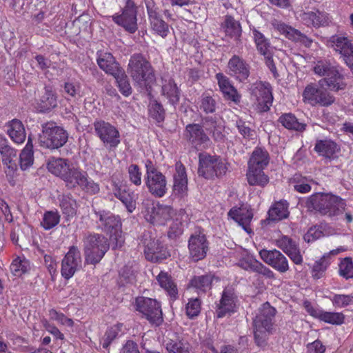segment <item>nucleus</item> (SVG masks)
Instances as JSON below:
<instances>
[{"label": "nucleus", "instance_id": "nucleus-1", "mask_svg": "<svg viewBox=\"0 0 353 353\" xmlns=\"http://www.w3.org/2000/svg\"><path fill=\"white\" fill-rule=\"evenodd\" d=\"M305 206L310 211L315 210L321 215L339 220V216L345 212L346 203L339 196L319 192L307 197Z\"/></svg>", "mask_w": 353, "mask_h": 353}, {"label": "nucleus", "instance_id": "nucleus-2", "mask_svg": "<svg viewBox=\"0 0 353 353\" xmlns=\"http://www.w3.org/2000/svg\"><path fill=\"white\" fill-rule=\"evenodd\" d=\"M276 313V309L266 302L259 308L253 319L254 341L261 348L267 346L269 336L275 331Z\"/></svg>", "mask_w": 353, "mask_h": 353}, {"label": "nucleus", "instance_id": "nucleus-3", "mask_svg": "<svg viewBox=\"0 0 353 353\" xmlns=\"http://www.w3.org/2000/svg\"><path fill=\"white\" fill-rule=\"evenodd\" d=\"M98 228L103 232L110 235V241L112 249L123 246L125 239L121 230V221L118 215L110 211L94 210Z\"/></svg>", "mask_w": 353, "mask_h": 353}, {"label": "nucleus", "instance_id": "nucleus-4", "mask_svg": "<svg viewBox=\"0 0 353 353\" xmlns=\"http://www.w3.org/2000/svg\"><path fill=\"white\" fill-rule=\"evenodd\" d=\"M85 263H99L110 248V242L101 234L88 233L83 239Z\"/></svg>", "mask_w": 353, "mask_h": 353}, {"label": "nucleus", "instance_id": "nucleus-5", "mask_svg": "<svg viewBox=\"0 0 353 353\" xmlns=\"http://www.w3.org/2000/svg\"><path fill=\"white\" fill-rule=\"evenodd\" d=\"M313 71L316 75L325 77L320 82H325L330 90L338 91L345 88L344 77L339 65L328 60L321 59L314 62Z\"/></svg>", "mask_w": 353, "mask_h": 353}, {"label": "nucleus", "instance_id": "nucleus-6", "mask_svg": "<svg viewBox=\"0 0 353 353\" xmlns=\"http://www.w3.org/2000/svg\"><path fill=\"white\" fill-rule=\"evenodd\" d=\"M128 72L133 81L141 87H147L154 78L150 63L141 54L131 56Z\"/></svg>", "mask_w": 353, "mask_h": 353}, {"label": "nucleus", "instance_id": "nucleus-7", "mask_svg": "<svg viewBox=\"0 0 353 353\" xmlns=\"http://www.w3.org/2000/svg\"><path fill=\"white\" fill-rule=\"evenodd\" d=\"M142 213L148 222L154 225H163L172 219L174 210L169 205L145 199L143 202Z\"/></svg>", "mask_w": 353, "mask_h": 353}, {"label": "nucleus", "instance_id": "nucleus-8", "mask_svg": "<svg viewBox=\"0 0 353 353\" xmlns=\"http://www.w3.org/2000/svg\"><path fill=\"white\" fill-rule=\"evenodd\" d=\"M199 159L198 173L199 176H202L206 179L220 177L224 175L228 170L225 161L219 157L211 156L206 153H200Z\"/></svg>", "mask_w": 353, "mask_h": 353}, {"label": "nucleus", "instance_id": "nucleus-9", "mask_svg": "<svg viewBox=\"0 0 353 353\" xmlns=\"http://www.w3.org/2000/svg\"><path fill=\"white\" fill-rule=\"evenodd\" d=\"M68 134L61 127L54 123L42 125V134L39 140L41 145L50 149H58L67 142Z\"/></svg>", "mask_w": 353, "mask_h": 353}, {"label": "nucleus", "instance_id": "nucleus-10", "mask_svg": "<svg viewBox=\"0 0 353 353\" xmlns=\"http://www.w3.org/2000/svg\"><path fill=\"white\" fill-rule=\"evenodd\" d=\"M145 185L149 192L156 197L163 196L167 191L165 176L157 170L150 160L145 162Z\"/></svg>", "mask_w": 353, "mask_h": 353}, {"label": "nucleus", "instance_id": "nucleus-11", "mask_svg": "<svg viewBox=\"0 0 353 353\" xmlns=\"http://www.w3.org/2000/svg\"><path fill=\"white\" fill-rule=\"evenodd\" d=\"M94 128L97 137L108 150L115 149L121 143L120 133L111 123L103 120L96 121Z\"/></svg>", "mask_w": 353, "mask_h": 353}, {"label": "nucleus", "instance_id": "nucleus-12", "mask_svg": "<svg viewBox=\"0 0 353 353\" xmlns=\"http://www.w3.org/2000/svg\"><path fill=\"white\" fill-rule=\"evenodd\" d=\"M136 310L143 314L150 323L158 326L163 321L161 305L157 300L139 296L135 301Z\"/></svg>", "mask_w": 353, "mask_h": 353}, {"label": "nucleus", "instance_id": "nucleus-13", "mask_svg": "<svg viewBox=\"0 0 353 353\" xmlns=\"http://www.w3.org/2000/svg\"><path fill=\"white\" fill-rule=\"evenodd\" d=\"M303 100L305 103L312 106H329L332 105L335 98L327 90L314 83L308 84L303 92Z\"/></svg>", "mask_w": 353, "mask_h": 353}, {"label": "nucleus", "instance_id": "nucleus-14", "mask_svg": "<svg viewBox=\"0 0 353 353\" xmlns=\"http://www.w3.org/2000/svg\"><path fill=\"white\" fill-rule=\"evenodd\" d=\"M330 46L340 55L347 65H353V39L346 33H338L329 39Z\"/></svg>", "mask_w": 353, "mask_h": 353}, {"label": "nucleus", "instance_id": "nucleus-15", "mask_svg": "<svg viewBox=\"0 0 353 353\" xmlns=\"http://www.w3.org/2000/svg\"><path fill=\"white\" fill-rule=\"evenodd\" d=\"M251 95L257 102V108L260 112H268L273 102L272 86L268 82L259 81L251 87Z\"/></svg>", "mask_w": 353, "mask_h": 353}, {"label": "nucleus", "instance_id": "nucleus-16", "mask_svg": "<svg viewBox=\"0 0 353 353\" xmlns=\"http://www.w3.org/2000/svg\"><path fill=\"white\" fill-rule=\"evenodd\" d=\"M82 259L79 249L72 245L70 247L61 262V273L65 279L73 276L74 273L81 268Z\"/></svg>", "mask_w": 353, "mask_h": 353}, {"label": "nucleus", "instance_id": "nucleus-17", "mask_svg": "<svg viewBox=\"0 0 353 353\" xmlns=\"http://www.w3.org/2000/svg\"><path fill=\"white\" fill-rule=\"evenodd\" d=\"M188 249L190 256L194 261L201 260L206 256L209 250V242L203 231L198 230L190 235Z\"/></svg>", "mask_w": 353, "mask_h": 353}, {"label": "nucleus", "instance_id": "nucleus-18", "mask_svg": "<svg viewBox=\"0 0 353 353\" xmlns=\"http://www.w3.org/2000/svg\"><path fill=\"white\" fill-rule=\"evenodd\" d=\"M227 73L239 82L244 83L250 74V65L243 57L234 54L228 62Z\"/></svg>", "mask_w": 353, "mask_h": 353}, {"label": "nucleus", "instance_id": "nucleus-19", "mask_svg": "<svg viewBox=\"0 0 353 353\" xmlns=\"http://www.w3.org/2000/svg\"><path fill=\"white\" fill-rule=\"evenodd\" d=\"M113 21L130 33H134L138 27L137 12L134 3L128 0L121 14L113 16Z\"/></svg>", "mask_w": 353, "mask_h": 353}, {"label": "nucleus", "instance_id": "nucleus-20", "mask_svg": "<svg viewBox=\"0 0 353 353\" xmlns=\"http://www.w3.org/2000/svg\"><path fill=\"white\" fill-rule=\"evenodd\" d=\"M0 154L3 163L6 166L5 172L7 176L13 178L18 168L17 150L9 145L7 139L3 137H0Z\"/></svg>", "mask_w": 353, "mask_h": 353}, {"label": "nucleus", "instance_id": "nucleus-21", "mask_svg": "<svg viewBox=\"0 0 353 353\" xmlns=\"http://www.w3.org/2000/svg\"><path fill=\"white\" fill-rule=\"evenodd\" d=\"M261 259L280 273H285L289 270L287 258L279 250H261L259 252Z\"/></svg>", "mask_w": 353, "mask_h": 353}, {"label": "nucleus", "instance_id": "nucleus-22", "mask_svg": "<svg viewBox=\"0 0 353 353\" xmlns=\"http://www.w3.org/2000/svg\"><path fill=\"white\" fill-rule=\"evenodd\" d=\"M185 137L197 150L208 148L211 144L210 139L199 124L187 125Z\"/></svg>", "mask_w": 353, "mask_h": 353}, {"label": "nucleus", "instance_id": "nucleus-23", "mask_svg": "<svg viewBox=\"0 0 353 353\" xmlns=\"http://www.w3.org/2000/svg\"><path fill=\"white\" fill-rule=\"evenodd\" d=\"M274 28L287 39L299 43L306 48H310L313 40L292 26L282 22H276L274 24Z\"/></svg>", "mask_w": 353, "mask_h": 353}, {"label": "nucleus", "instance_id": "nucleus-24", "mask_svg": "<svg viewBox=\"0 0 353 353\" xmlns=\"http://www.w3.org/2000/svg\"><path fill=\"white\" fill-rule=\"evenodd\" d=\"M237 298L233 290L225 288L216 310L218 318H223L236 312Z\"/></svg>", "mask_w": 353, "mask_h": 353}, {"label": "nucleus", "instance_id": "nucleus-25", "mask_svg": "<svg viewBox=\"0 0 353 353\" xmlns=\"http://www.w3.org/2000/svg\"><path fill=\"white\" fill-rule=\"evenodd\" d=\"M144 254L148 261L157 263L167 259L170 254L158 239L145 242Z\"/></svg>", "mask_w": 353, "mask_h": 353}, {"label": "nucleus", "instance_id": "nucleus-26", "mask_svg": "<svg viewBox=\"0 0 353 353\" xmlns=\"http://www.w3.org/2000/svg\"><path fill=\"white\" fill-rule=\"evenodd\" d=\"M228 215L241 226L246 232L248 234L252 232L250 223L253 218V213L251 210L244 206L234 207L230 210Z\"/></svg>", "mask_w": 353, "mask_h": 353}, {"label": "nucleus", "instance_id": "nucleus-27", "mask_svg": "<svg viewBox=\"0 0 353 353\" xmlns=\"http://www.w3.org/2000/svg\"><path fill=\"white\" fill-rule=\"evenodd\" d=\"M215 77L217 80L219 89L224 97L235 103H239L241 101V95L233 86L230 79L221 72L216 74Z\"/></svg>", "mask_w": 353, "mask_h": 353}, {"label": "nucleus", "instance_id": "nucleus-28", "mask_svg": "<svg viewBox=\"0 0 353 353\" xmlns=\"http://www.w3.org/2000/svg\"><path fill=\"white\" fill-rule=\"evenodd\" d=\"M314 150L320 157L331 161L336 157V154L340 151V147L330 139L317 140Z\"/></svg>", "mask_w": 353, "mask_h": 353}, {"label": "nucleus", "instance_id": "nucleus-29", "mask_svg": "<svg viewBox=\"0 0 353 353\" xmlns=\"http://www.w3.org/2000/svg\"><path fill=\"white\" fill-rule=\"evenodd\" d=\"M152 1H146L147 10L151 27L158 34L164 37L168 32V26L161 19L157 9L152 6Z\"/></svg>", "mask_w": 353, "mask_h": 353}, {"label": "nucleus", "instance_id": "nucleus-30", "mask_svg": "<svg viewBox=\"0 0 353 353\" xmlns=\"http://www.w3.org/2000/svg\"><path fill=\"white\" fill-rule=\"evenodd\" d=\"M214 280L218 281L219 279L210 272L203 275L194 276L190 279L189 285L195 289L199 294H205L212 289Z\"/></svg>", "mask_w": 353, "mask_h": 353}, {"label": "nucleus", "instance_id": "nucleus-31", "mask_svg": "<svg viewBox=\"0 0 353 353\" xmlns=\"http://www.w3.org/2000/svg\"><path fill=\"white\" fill-rule=\"evenodd\" d=\"M5 128L7 134L13 142L21 144L25 141L26 133L24 125L20 120L13 119L6 123Z\"/></svg>", "mask_w": 353, "mask_h": 353}, {"label": "nucleus", "instance_id": "nucleus-32", "mask_svg": "<svg viewBox=\"0 0 353 353\" xmlns=\"http://www.w3.org/2000/svg\"><path fill=\"white\" fill-rule=\"evenodd\" d=\"M57 106V97L52 88L46 86L44 92L39 97L37 102V109L41 112H46L51 110Z\"/></svg>", "mask_w": 353, "mask_h": 353}, {"label": "nucleus", "instance_id": "nucleus-33", "mask_svg": "<svg viewBox=\"0 0 353 353\" xmlns=\"http://www.w3.org/2000/svg\"><path fill=\"white\" fill-rule=\"evenodd\" d=\"M97 62L101 70L112 76L117 74L122 68L110 52H98Z\"/></svg>", "mask_w": 353, "mask_h": 353}, {"label": "nucleus", "instance_id": "nucleus-34", "mask_svg": "<svg viewBox=\"0 0 353 353\" xmlns=\"http://www.w3.org/2000/svg\"><path fill=\"white\" fill-rule=\"evenodd\" d=\"M299 18L307 26L320 27L327 22L326 14L318 10L303 12L299 14Z\"/></svg>", "mask_w": 353, "mask_h": 353}, {"label": "nucleus", "instance_id": "nucleus-35", "mask_svg": "<svg viewBox=\"0 0 353 353\" xmlns=\"http://www.w3.org/2000/svg\"><path fill=\"white\" fill-rule=\"evenodd\" d=\"M60 207L66 221H70L77 214V203L70 194H63L60 199Z\"/></svg>", "mask_w": 353, "mask_h": 353}, {"label": "nucleus", "instance_id": "nucleus-36", "mask_svg": "<svg viewBox=\"0 0 353 353\" xmlns=\"http://www.w3.org/2000/svg\"><path fill=\"white\" fill-rule=\"evenodd\" d=\"M85 176L87 172L77 168L71 166L63 181L68 188H74L77 186L81 188L85 182Z\"/></svg>", "mask_w": 353, "mask_h": 353}, {"label": "nucleus", "instance_id": "nucleus-37", "mask_svg": "<svg viewBox=\"0 0 353 353\" xmlns=\"http://www.w3.org/2000/svg\"><path fill=\"white\" fill-rule=\"evenodd\" d=\"M71 165L66 159L62 158H50L48 160L47 168L49 172L60 177L62 180L67 174Z\"/></svg>", "mask_w": 353, "mask_h": 353}, {"label": "nucleus", "instance_id": "nucleus-38", "mask_svg": "<svg viewBox=\"0 0 353 353\" xmlns=\"http://www.w3.org/2000/svg\"><path fill=\"white\" fill-rule=\"evenodd\" d=\"M269 154L266 150L256 148L248 161V168L265 169L269 163Z\"/></svg>", "mask_w": 353, "mask_h": 353}, {"label": "nucleus", "instance_id": "nucleus-39", "mask_svg": "<svg viewBox=\"0 0 353 353\" xmlns=\"http://www.w3.org/2000/svg\"><path fill=\"white\" fill-rule=\"evenodd\" d=\"M289 203L286 200L276 202L268 211V219L270 221H280L288 217Z\"/></svg>", "mask_w": 353, "mask_h": 353}, {"label": "nucleus", "instance_id": "nucleus-40", "mask_svg": "<svg viewBox=\"0 0 353 353\" xmlns=\"http://www.w3.org/2000/svg\"><path fill=\"white\" fill-rule=\"evenodd\" d=\"M278 121L282 126L290 130L303 132L306 127L305 123L300 122L295 115L290 112L282 114Z\"/></svg>", "mask_w": 353, "mask_h": 353}, {"label": "nucleus", "instance_id": "nucleus-41", "mask_svg": "<svg viewBox=\"0 0 353 353\" xmlns=\"http://www.w3.org/2000/svg\"><path fill=\"white\" fill-rule=\"evenodd\" d=\"M114 196L126 207L129 212H132L136 208V201L132 192L117 185L113 189Z\"/></svg>", "mask_w": 353, "mask_h": 353}, {"label": "nucleus", "instance_id": "nucleus-42", "mask_svg": "<svg viewBox=\"0 0 353 353\" xmlns=\"http://www.w3.org/2000/svg\"><path fill=\"white\" fill-rule=\"evenodd\" d=\"M252 33L256 50L261 55H267L272 51L270 40L262 32L254 28L252 29Z\"/></svg>", "mask_w": 353, "mask_h": 353}, {"label": "nucleus", "instance_id": "nucleus-43", "mask_svg": "<svg viewBox=\"0 0 353 353\" xmlns=\"http://www.w3.org/2000/svg\"><path fill=\"white\" fill-rule=\"evenodd\" d=\"M264 169L248 168L246 174L248 182L250 185L264 187L269 182V177L265 174Z\"/></svg>", "mask_w": 353, "mask_h": 353}, {"label": "nucleus", "instance_id": "nucleus-44", "mask_svg": "<svg viewBox=\"0 0 353 353\" xmlns=\"http://www.w3.org/2000/svg\"><path fill=\"white\" fill-rule=\"evenodd\" d=\"M222 28H223L226 35L231 38L238 39L241 35L242 30L240 23L230 15H226L225 17Z\"/></svg>", "mask_w": 353, "mask_h": 353}, {"label": "nucleus", "instance_id": "nucleus-45", "mask_svg": "<svg viewBox=\"0 0 353 353\" xmlns=\"http://www.w3.org/2000/svg\"><path fill=\"white\" fill-rule=\"evenodd\" d=\"M312 180L303 176L301 174H296L291 179L294 190L301 194H306L311 191L310 182Z\"/></svg>", "mask_w": 353, "mask_h": 353}, {"label": "nucleus", "instance_id": "nucleus-46", "mask_svg": "<svg viewBox=\"0 0 353 353\" xmlns=\"http://www.w3.org/2000/svg\"><path fill=\"white\" fill-rule=\"evenodd\" d=\"M113 77L121 94L125 97L130 96L132 94V88L124 70L121 68Z\"/></svg>", "mask_w": 353, "mask_h": 353}, {"label": "nucleus", "instance_id": "nucleus-47", "mask_svg": "<svg viewBox=\"0 0 353 353\" xmlns=\"http://www.w3.org/2000/svg\"><path fill=\"white\" fill-rule=\"evenodd\" d=\"M157 280L161 288H164L174 302L176 299V285L171 278L165 273H161L157 277Z\"/></svg>", "mask_w": 353, "mask_h": 353}, {"label": "nucleus", "instance_id": "nucleus-48", "mask_svg": "<svg viewBox=\"0 0 353 353\" xmlns=\"http://www.w3.org/2000/svg\"><path fill=\"white\" fill-rule=\"evenodd\" d=\"M178 199L185 200L188 196V178L185 168L182 164H178Z\"/></svg>", "mask_w": 353, "mask_h": 353}, {"label": "nucleus", "instance_id": "nucleus-49", "mask_svg": "<svg viewBox=\"0 0 353 353\" xmlns=\"http://www.w3.org/2000/svg\"><path fill=\"white\" fill-rule=\"evenodd\" d=\"M33 160L32 145L30 144V139L28 138V143L19 157L21 169L23 170L28 169L32 165Z\"/></svg>", "mask_w": 353, "mask_h": 353}, {"label": "nucleus", "instance_id": "nucleus-50", "mask_svg": "<svg viewBox=\"0 0 353 353\" xmlns=\"http://www.w3.org/2000/svg\"><path fill=\"white\" fill-rule=\"evenodd\" d=\"M334 307L343 308L353 304V294H343L333 293L327 296Z\"/></svg>", "mask_w": 353, "mask_h": 353}, {"label": "nucleus", "instance_id": "nucleus-51", "mask_svg": "<svg viewBox=\"0 0 353 353\" xmlns=\"http://www.w3.org/2000/svg\"><path fill=\"white\" fill-rule=\"evenodd\" d=\"M339 275L345 280L353 279V261L352 258L345 257L339 264Z\"/></svg>", "mask_w": 353, "mask_h": 353}, {"label": "nucleus", "instance_id": "nucleus-52", "mask_svg": "<svg viewBox=\"0 0 353 353\" xmlns=\"http://www.w3.org/2000/svg\"><path fill=\"white\" fill-rule=\"evenodd\" d=\"M216 101L209 94L204 93L201 95L199 102V108L201 111L206 113H213L216 111Z\"/></svg>", "mask_w": 353, "mask_h": 353}, {"label": "nucleus", "instance_id": "nucleus-53", "mask_svg": "<svg viewBox=\"0 0 353 353\" xmlns=\"http://www.w3.org/2000/svg\"><path fill=\"white\" fill-rule=\"evenodd\" d=\"M320 321L332 325H340L344 323L345 315L342 312L323 310Z\"/></svg>", "mask_w": 353, "mask_h": 353}, {"label": "nucleus", "instance_id": "nucleus-54", "mask_svg": "<svg viewBox=\"0 0 353 353\" xmlns=\"http://www.w3.org/2000/svg\"><path fill=\"white\" fill-rule=\"evenodd\" d=\"M59 221L60 215L58 212L48 211L44 213L41 225L45 230H48L58 225Z\"/></svg>", "mask_w": 353, "mask_h": 353}, {"label": "nucleus", "instance_id": "nucleus-55", "mask_svg": "<svg viewBox=\"0 0 353 353\" xmlns=\"http://www.w3.org/2000/svg\"><path fill=\"white\" fill-rule=\"evenodd\" d=\"M29 268V261L25 259H21L20 257H17L13 260L10 265L11 272L15 276H21L23 274L28 272Z\"/></svg>", "mask_w": 353, "mask_h": 353}, {"label": "nucleus", "instance_id": "nucleus-56", "mask_svg": "<svg viewBox=\"0 0 353 353\" xmlns=\"http://www.w3.org/2000/svg\"><path fill=\"white\" fill-rule=\"evenodd\" d=\"M121 324H118L110 327L106 330L103 339L101 341V344L103 348L107 349L109 347L112 341L118 336L119 333L121 332Z\"/></svg>", "mask_w": 353, "mask_h": 353}, {"label": "nucleus", "instance_id": "nucleus-57", "mask_svg": "<svg viewBox=\"0 0 353 353\" xmlns=\"http://www.w3.org/2000/svg\"><path fill=\"white\" fill-rule=\"evenodd\" d=\"M201 302L199 298L190 299L185 305V313L190 319L197 316L201 312Z\"/></svg>", "mask_w": 353, "mask_h": 353}, {"label": "nucleus", "instance_id": "nucleus-58", "mask_svg": "<svg viewBox=\"0 0 353 353\" xmlns=\"http://www.w3.org/2000/svg\"><path fill=\"white\" fill-rule=\"evenodd\" d=\"M163 94L166 96L170 103L174 104L176 101V85L174 79H170L162 86Z\"/></svg>", "mask_w": 353, "mask_h": 353}, {"label": "nucleus", "instance_id": "nucleus-59", "mask_svg": "<svg viewBox=\"0 0 353 353\" xmlns=\"http://www.w3.org/2000/svg\"><path fill=\"white\" fill-rule=\"evenodd\" d=\"M236 126L239 132L245 140H254L255 138L256 132L254 130L251 129L249 125L242 119H238L236 122Z\"/></svg>", "mask_w": 353, "mask_h": 353}, {"label": "nucleus", "instance_id": "nucleus-60", "mask_svg": "<svg viewBox=\"0 0 353 353\" xmlns=\"http://www.w3.org/2000/svg\"><path fill=\"white\" fill-rule=\"evenodd\" d=\"M329 264L330 263L325 260L324 257L316 261L312 270V277L314 279H319L322 278L324 276L325 272L329 266Z\"/></svg>", "mask_w": 353, "mask_h": 353}, {"label": "nucleus", "instance_id": "nucleus-61", "mask_svg": "<svg viewBox=\"0 0 353 353\" xmlns=\"http://www.w3.org/2000/svg\"><path fill=\"white\" fill-rule=\"evenodd\" d=\"M130 181L135 185H140L141 184L142 173L139 167L136 164H131L128 168Z\"/></svg>", "mask_w": 353, "mask_h": 353}, {"label": "nucleus", "instance_id": "nucleus-62", "mask_svg": "<svg viewBox=\"0 0 353 353\" xmlns=\"http://www.w3.org/2000/svg\"><path fill=\"white\" fill-rule=\"evenodd\" d=\"M277 246L281 248L285 254L288 250H293L299 245L296 241H293L291 238L287 236H283L281 238L276 241Z\"/></svg>", "mask_w": 353, "mask_h": 353}, {"label": "nucleus", "instance_id": "nucleus-63", "mask_svg": "<svg viewBox=\"0 0 353 353\" xmlns=\"http://www.w3.org/2000/svg\"><path fill=\"white\" fill-rule=\"evenodd\" d=\"M84 180L85 182H83V185L81 186V188L83 190L91 194H95L99 192V185L97 183H95L92 179H90L88 174L87 176H85Z\"/></svg>", "mask_w": 353, "mask_h": 353}, {"label": "nucleus", "instance_id": "nucleus-64", "mask_svg": "<svg viewBox=\"0 0 353 353\" xmlns=\"http://www.w3.org/2000/svg\"><path fill=\"white\" fill-rule=\"evenodd\" d=\"M150 114L158 122L163 120V109L162 105L157 101L150 103L149 108Z\"/></svg>", "mask_w": 353, "mask_h": 353}]
</instances>
